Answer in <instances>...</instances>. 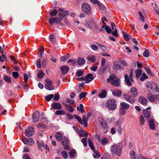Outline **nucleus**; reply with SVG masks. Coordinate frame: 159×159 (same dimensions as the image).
Here are the masks:
<instances>
[{
  "label": "nucleus",
  "mask_w": 159,
  "mask_h": 159,
  "mask_svg": "<svg viewBox=\"0 0 159 159\" xmlns=\"http://www.w3.org/2000/svg\"><path fill=\"white\" fill-rule=\"evenodd\" d=\"M70 62H71L73 65L76 64V60L75 59H69L67 61V63H69Z\"/></svg>",
  "instance_id": "4d7b16f0"
},
{
  "label": "nucleus",
  "mask_w": 159,
  "mask_h": 159,
  "mask_svg": "<svg viewBox=\"0 0 159 159\" xmlns=\"http://www.w3.org/2000/svg\"><path fill=\"white\" fill-rule=\"evenodd\" d=\"M60 69L61 73L63 74H66L68 71L69 68L68 66H61Z\"/></svg>",
  "instance_id": "a211bd4d"
},
{
  "label": "nucleus",
  "mask_w": 159,
  "mask_h": 159,
  "mask_svg": "<svg viewBox=\"0 0 159 159\" xmlns=\"http://www.w3.org/2000/svg\"><path fill=\"white\" fill-rule=\"evenodd\" d=\"M107 81L114 86L118 87L120 84V79L115 75H110L109 78L107 79Z\"/></svg>",
  "instance_id": "f257e3e1"
},
{
  "label": "nucleus",
  "mask_w": 159,
  "mask_h": 159,
  "mask_svg": "<svg viewBox=\"0 0 159 159\" xmlns=\"http://www.w3.org/2000/svg\"><path fill=\"white\" fill-rule=\"evenodd\" d=\"M100 142H101L102 144L104 145L107 144L108 143L109 141L107 138L104 137L102 139Z\"/></svg>",
  "instance_id": "79ce46f5"
},
{
  "label": "nucleus",
  "mask_w": 159,
  "mask_h": 159,
  "mask_svg": "<svg viewBox=\"0 0 159 159\" xmlns=\"http://www.w3.org/2000/svg\"><path fill=\"white\" fill-rule=\"evenodd\" d=\"M88 144L91 149L93 151L95 150L94 146L93 143L92 142L91 140L89 138L88 140Z\"/></svg>",
  "instance_id": "f704fd0d"
},
{
  "label": "nucleus",
  "mask_w": 159,
  "mask_h": 159,
  "mask_svg": "<svg viewBox=\"0 0 159 159\" xmlns=\"http://www.w3.org/2000/svg\"><path fill=\"white\" fill-rule=\"evenodd\" d=\"M154 84L153 86L150 83H148L146 84V87L149 91H152L153 89V87H154Z\"/></svg>",
  "instance_id": "ea45409f"
},
{
  "label": "nucleus",
  "mask_w": 159,
  "mask_h": 159,
  "mask_svg": "<svg viewBox=\"0 0 159 159\" xmlns=\"http://www.w3.org/2000/svg\"><path fill=\"white\" fill-rule=\"evenodd\" d=\"M111 29L113 31H111V32L112 35L114 36L117 37L118 36L117 30L116 28H115L116 26L115 24L113 23H111Z\"/></svg>",
  "instance_id": "f8f14e48"
},
{
  "label": "nucleus",
  "mask_w": 159,
  "mask_h": 159,
  "mask_svg": "<svg viewBox=\"0 0 159 159\" xmlns=\"http://www.w3.org/2000/svg\"><path fill=\"white\" fill-rule=\"evenodd\" d=\"M61 154L65 158H66L68 157V155L67 153L65 151H63L61 152Z\"/></svg>",
  "instance_id": "680f3d73"
},
{
  "label": "nucleus",
  "mask_w": 159,
  "mask_h": 159,
  "mask_svg": "<svg viewBox=\"0 0 159 159\" xmlns=\"http://www.w3.org/2000/svg\"><path fill=\"white\" fill-rule=\"evenodd\" d=\"M112 93L114 95L118 97L120 96L122 94L121 91L117 90H115L113 91Z\"/></svg>",
  "instance_id": "c9c22d12"
},
{
  "label": "nucleus",
  "mask_w": 159,
  "mask_h": 159,
  "mask_svg": "<svg viewBox=\"0 0 159 159\" xmlns=\"http://www.w3.org/2000/svg\"><path fill=\"white\" fill-rule=\"evenodd\" d=\"M124 97L125 99L130 103H133L134 102V98L130 96L124 94Z\"/></svg>",
  "instance_id": "4468645a"
},
{
  "label": "nucleus",
  "mask_w": 159,
  "mask_h": 159,
  "mask_svg": "<svg viewBox=\"0 0 159 159\" xmlns=\"http://www.w3.org/2000/svg\"><path fill=\"white\" fill-rule=\"evenodd\" d=\"M51 107L54 109H60L62 108V107L61 104L57 102H54L52 103Z\"/></svg>",
  "instance_id": "412c9836"
},
{
  "label": "nucleus",
  "mask_w": 159,
  "mask_h": 159,
  "mask_svg": "<svg viewBox=\"0 0 159 159\" xmlns=\"http://www.w3.org/2000/svg\"><path fill=\"white\" fill-rule=\"evenodd\" d=\"M76 153V151L75 149H73L69 152V155L70 157H73L75 156Z\"/></svg>",
  "instance_id": "a19ab883"
},
{
  "label": "nucleus",
  "mask_w": 159,
  "mask_h": 159,
  "mask_svg": "<svg viewBox=\"0 0 159 159\" xmlns=\"http://www.w3.org/2000/svg\"><path fill=\"white\" fill-rule=\"evenodd\" d=\"M39 118V113L37 111H36L33 115V119L35 122H38Z\"/></svg>",
  "instance_id": "f3484780"
},
{
  "label": "nucleus",
  "mask_w": 159,
  "mask_h": 159,
  "mask_svg": "<svg viewBox=\"0 0 159 159\" xmlns=\"http://www.w3.org/2000/svg\"><path fill=\"white\" fill-rule=\"evenodd\" d=\"M86 62L85 59L82 57H79L77 60V63L78 65H84Z\"/></svg>",
  "instance_id": "cd10ccee"
},
{
  "label": "nucleus",
  "mask_w": 159,
  "mask_h": 159,
  "mask_svg": "<svg viewBox=\"0 0 159 159\" xmlns=\"http://www.w3.org/2000/svg\"><path fill=\"white\" fill-rule=\"evenodd\" d=\"M46 84L45 85V88L48 90H52L54 89V86L52 85V82L49 79H46L45 80Z\"/></svg>",
  "instance_id": "423d86ee"
},
{
  "label": "nucleus",
  "mask_w": 159,
  "mask_h": 159,
  "mask_svg": "<svg viewBox=\"0 0 159 159\" xmlns=\"http://www.w3.org/2000/svg\"><path fill=\"white\" fill-rule=\"evenodd\" d=\"M148 125L150 128L152 130H154L155 128V126L154 124V121L152 119L148 120Z\"/></svg>",
  "instance_id": "aec40b11"
},
{
  "label": "nucleus",
  "mask_w": 159,
  "mask_h": 159,
  "mask_svg": "<svg viewBox=\"0 0 159 159\" xmlns=\"http://www.w3.org/2000/svg\"><path fill=\"white\" fill-rule=\"evenodd\" d=\"M148 100L151 102H157L159 101V94H152L151 93L147 95Z\"/></svg>",
  "instance_id": "39448f33"
},
{
  "label": "nucleus",
  "mask_w": 159,
  "mask_h": 159,
  "mask_svg": "<svg viewBox=\"0 0 159 159\" xmlns=\"http://www.w3.org/2000/svg\"><path fill=\"white\" fill-rule=\"evenodd\" d=\"M130 91L134 97H135L138 95V93L137 90L136 88L132 87L130 89Z\"/></svg>",
  "instance_id": "a878e982"
},
{
  "label": "nucleus",
  "mask_w": 159,
  "mask_h": 159,
  "mask_svg": "<svg viewBox=\"0 0 159 159\" xmlns=\"http://www.w3.org/2000/svg\"><path fill=\"white\" fill-rule=\"evenodd\" d=\"M143 55L144 57H148L149 56V52L147 50H146L144 51L143 53Z\"/></svg>",
  "instance_id": "774afa93"
},
{
  "label": "nucleus",
  "mask_w": 159,
  "mask_h": 159,
  "mask_svg": "<svg viewBox=\"0 0 159 159\" xmlns=\"http://www.w3.org/2000/svg\"><path fill=\"white\" fill-rule=\"evenodd\" d=\"M62 134L59 132H57L55 135V137L56 139L58 141H60L62 139Z\"/></svg>",
  "instance_id": "2f4dec72"
},
{
  "label": "nucleus",
  "mask_w": 159,
  "mask_h": 159,
  "mask_svg": "<svg viewBox=\"0 0 159 159\" xmlns=\"http://www.w3.org/2000/svg\"><path fill=\"white\" fill-rule=\"evenodd\" d=\"M135 72L136 74V78H139L141 75L142 73V70H136L135 71Z\"/></svg>",
  "instance_id": "37998d69"
},
{
  "label": "nucleus",
  "mask_w": 159,
  "mask_h": 159,
  "mask_svg": "<svg viewBox=\"0 0 159 159\" xmlns=\"http://www.w3.org/2000/svg\"><path fill=\"white\" fill-rule=\"evenodd\" d=\"M77 110L80 111L82 114L84 113L85 112L84 109V107L82 104H80V107L77 106Z\"/></svg>",
  "instance_id": "72a5a7b5"
},
{
  "label": "nucleus",
  "mask_w": 159,
  "mask_h": 159,
  "mask_svg": "<svg viewBox=\"0 0 159 159\" xmlns=\"http://www.w3.org/2000/svg\"><path fill=\"white\" fill-rule=\"evenodd\" d=\"M111 152L112 155L116 154L120 156L121 152L120 146L116 144L112 145L111 148Z\"/></svg>",
  "instance_id": "f03ea898"
},
{
  "label": "nucleus",
  "mask_w": 159,
  "mask_h": 159,
  "mask_svg": "<svg viewBox=\"0 0 159 159\" xmlns=\"http://www.w3.org/2000/svg\"><path fill=\"white\" fill-rule=\"evenodd\" d=\"M85 83H88L92 81L94 79L93 75L92 74H89L85 76Z\"/></svg>",
  "instance_id": "ddd939ff"
},
{
  "label": "nucleus",
  "mask_w": 159,
  "mask_h": 159,
  "mask_svg": "<svg viewBox=\"0 0 159 159\" xmlns=\"http://www.w3.org/2000/svg\"><path fill=\"white\" fill-rule=\"evenodd\" d=\"M130 155L132 159H136L135 158V152L134 150L131 151ZM137 159H148V158L147 157H143L139 156L137 157Z\"/></svg>",
  "instance_id": "6ab92c4d"
},
{
  "label": "nucleus",
  "mask_w": 159,
  "mask_h": 159,
  "mask_svg": "<svg viewBox=\"0 0 159 159\" xmlns=\"http://www.w3.org/2000/svg\"><path fill=\"white\" fill-rule=\"evenodd\" d=\"M53 98L55 101L58 100L60 98L59 95L58 93H56L55 94L54 96H53Z\"/></svg>",
  "instance_id": "0e129e2a"
},
{
  "label": "nucleus",
  "mask_w": 159,
  "mask_h": 159,
  "mask_svg": "<svg viewBox=\"0 0 159 159\" xmlns=\"http://www.w3.org/2000/svg\"><path fill=\"white\" fill-rule=\"evenodd\" d=\"M139 101L140 103L144 106L147 105L148 102L147 99L145 98L142 96L139 97Z\"/></svg>",
  "instance_id": "2eb2a0df"
},
{
  "label": "nucleus",
  "mask_w": 159,
  "mask_h": 159,
  "mask_svg": "<svg viewBox=\"0 0 159 159\" xmlns=\"http://www.w3.org/2000/svg\"><path fill=\"white\" fill-rule=\"evenodd\" d=\"M4 80L7 83H10L11 82V78L6 75H4Z\"/></svg>",
  "instance_id": "a18cd8bd"
},
{
  "label": "nucleus",
  "mask_w": 159,
  "mask_h": 159,
  "mask_svg": "<svg viewBox=\"0 0 159 159\" xmlns=\"http://www.w3.org/2000/svg\"><path fill=\"white\" fill-rule=\"evenodd\" d=\"M70 57V55L69 54H68L67 55L64 56L61 58V60L62 61H65L66 59L69 58Z\"/></svg>",
  "instance_id": "5fc2aeb1"
},
{
  "label": "nucleus",
  "mask_w": 159,
  "mask_h": 159,
  "mask_svg": "<svg viewBox=\"0 0 159 159\" xmlns=\"http://www.w3.org/2000/svg\"><path fill=\"white\" fill-rule=\"evenodd\" d=\"M93 151V156L94 158H99L100 157L101 155L98 151L95 150L94 151Z\"/></svg>",
  "instance_id": "e433bc0d"
},
{
  "label": "nucleus",
  "mask_w": 159,
  "mask_h": 159,
  "mask_svg": "<svg viewBox=\"0 0 159 159\" xmlns=\"http://www.w3.org/2000/svg\"><path fill=\"white\" fill-rule=\"evenodd\" d=\"M119 124V122H117L116 125L115 127L119 134H121L122 133V128L121 126Z\"/></svg>",
  "instance_id": "c85d7f7f"
},
{
  "label": "nucleus",
  "mask_w": 159,
  "mask_h": 159,
  "mask_svg": "<svg viewBox=\"0 0 159 159\" xmlns=\"http://www.w3.org/2000/svg\"><path fill=\"white\" fill-rule=\"evenodd\" d=\"M122 34L125 40L126 41H129L131 38V36L129 34H126L124 32H122Z\"/></svg>",
  "instance_id": "7c9ffc66"
},
{
  "label": "nucleus",
  "mask_w": 159,
  "mask_h": 159,
  "mask_svg": "<svg viewBox=\"0 0 159 159\" xmlns=\"http://www.w3.org/2000/svg\"><path fill=\"white\" fill-rule=\"evenodd\" d=\"M79 136L80 137H87L88 135V133L83 129H81L79 132Z\"/></svg>",
  "instance_id": "4be33fe9"
},
{
  "label": "nucleus",
  "mask_w": 159,
  "mask_h": 159,
  "mask_svg": "<svg viewBox=\"0 0 159 159\" xmlns=\"http://www.w3.org/2000/svg\"><path fill=\"white\" fill-rule=\"evenodd\" d=\"M47 60L46 59H43L42 62V65L43 67L45 68L47 65Z\"/></svg>",
  "instance_id": "e2e57ef3"
},
{
  "label": "nucleus",
  "mask_w": 159,
  "mask_h": 159,
  "mask_svg": "<svg viewBox=\"0 0 159 159\" xmlns=\"http://www.w3.org/2000/svg\"><path fill=\"white\" fill-rule=\"evenodd\" d=\"M57 12V11L56 9H54L49 14L51 16H56Z\"/></svg>",
  "instance_id": "8fccbe9b"
},
{
  "label": "nucleus",
  "mask_w": 159,
  "mask_h": 159,
  "mask_svg": "<svg viewBox=\"0 0 159 159\" xmlns=\"http://www.w3.org/2000/svg\"><path fill=\"white\" fill-rule=\"evenodd\" d=\"M104 28L106 30V32L107 33H111V29H110L108 26L104 25L102 26V28L100 30V31H104Z\"/></svg>",
  "instance_id": "5701e85b"
},
{
  "label": "nucleus",
  "mask_w": 159,
  "mask_h": 159,
  "mask_svg": "<svg viewBox=\"0 0 159 159\" xmlns=\"http://www.w3.org/2000/svg\"><path fill=\"white\" fill-rule=\"evenodd\" d=\"M82 11L85 13L89 14L91 12V8L90 5L88 4L84 3L81 5Z\"/></svg>",
  "instance_id": "20e7f679"
},
{
  "label": "nucleus",
  "mask_w": 159,
  "mask_h": 159,
  "mask_svg": "<svg viewBox=\"0 0 159 159\" xmlns=\"http://www.w3.org/2000/svg\"><path fill=\"white\" fill-rule=\"evenodd\" d=\"M124 77L125 81V82L126 84L128 86H131L132 85V84L130 81L129 79L128 76V75L126 74H125Z\"/></svg>",
  "instance_id": "c756f323"
},
{
  "label": "nucleus",
  "mask_w": 159,
  "mask_h": 159,
  "mask_svg": "<svg viewBox=\"0 0 159 159\" xmlns=\"http://www.w3.org/2000/svg\"><path fill=\"white\" fill-rule=\"evenodd\" d=\"M120 105L122 109H127L129 107V104L123 102H121Z\"/></svg>",
  "instance_id": "bb28decb"
},
{
  "label": "nucleus",
  "mask_w": 159,
  "mask_h": 159,
  "mask_svg": "<svg viewBox=\"0 0 159 159\" xmlns=\"http://www.w3.org/2000/svg\"><path fill=\"white\" fill-rule=\"evenodd\" d=\"M53 96V95L52 94L48 95L45 97V99L47 101L49 102L51 100Z\"/></svg>",
  "instance_id": "3c124183"
},
{
  "label": "nucleus",
  "mask_w": 159,
  "mask_h": 159,
  "mask_svg": "<svg viewBox=\"0 0 159 159\" xmlns=\"http://www.w3.org/2000/svg\"><path fill=\"white\" fill-rule=\"evenodd\" d=\"M37 66L38 68H40L41 67V60L40 59H38L36 62Z\"/></svg>",
  "instance_id": "69168bd1"
},
{
  "label": "nucleus",
  "mask_w": 159,
  "mask_h": 159,
  "mask_svg": "<svg viewBox=\"0 0 159 159\" xmlns=\"http://www.w3.org/2000/svg\"><path fill=\"white\" fill-rule=\"evenodd\" d=\"M147 78L148 77L144 73H143L142 74V76L140 78V80L142 81H143Z\"/></svg>",
  "instance_id": "13d9d810"
},
{
  "label": "nucleus",
  "mask_w": 159,
  "mask_h": 159,
  "mask_svg": "<svg viewBox=\"0 0 159 159\" xmlns=\"http://www.w3.org/2000/svg\"><path fill=\"white\" fill-rule=\"evenodd\" d=\"M26 82H23L21 84L22 85V86H23L24 89L26 91H27L28 89H29V86L27 84V83H26Z\"/></svg>",
  "instance_id": "603ef678"
},
{
  "label": "nucleus",
  "mask_w": 159,
  "mask_h": 159,
  "mask_svg": "<svg viewBox=\"0 0 159 159\" xmlns=\"http://www.w3.org/2000/svg\"><path fill=\"white\" fill-rule=\"evenodd\" d=\"M96 56L93 55H90L87 56L86 59L89 61L94 62L96 61Z\"/></svg>",
  "instance_id": "b1692460"
},
{
  "label": "nucleus",
  "mask_w": 159,
  "mask_h": 159,
  "mask_svg": "<svg viewBox=\"0 0 159 159\" xmlns=\"http://www.w3.org/2000/svg\"><path fill=\"white\" fill-rule=\"evenodd\" d=\"M34 129L33 127H29L26 129L25 132V135L28 137H30L33 135L34 133Z\"/></svg>",
  "instance_id": "9d476101"
},
{
  "label": "nucleus",
  "mask_w": 159,
  "mask_h": 159,
  "mask_svg": "<svg viewBox=\"0 0 159 159\" xmlns=\"http://www.w3.org/2000/svg\"><path fill=\"white\" fill-rule=\"evenodd\" d=\"M37 143L38 144V148L39 149H41V147H44L45 146V144L42 141L39 142L38 141Z\"/></svg>",
  "instance_id": "c03bdc74"
},
{
  "label": "nucleus",
  "mask_w": 159,
  "mask_h": 159,
  "mask_svg": "<svg viewBox=\"0 0 159 159\" xmlns=\"http://www.w3.org/2000/svg\"><path fill=\"white\" fill-rule=\"evenodd\" d=\"M68 139L66 137H63L61 141L62 144L65 150H69L70 149V147L68 145Z\"/></svg>",
  "instance_id": "1a4fd4ad"
},
{
  "label": "nucleus",
  "mask_w": 159,
  "mask_h": 159,
  "mask_svg": "<svg viewBox=\"0 0 159 159\" xmlns=\"http://www.w3.org/2000/svg\"><path fill=\"white\" fill-rule=\"evenodd\" d=\"M66 112L64 110H58L56 111L55 113L57 115H64Z\"/></svg>",
  "instance_id": "09e8293b"
},
{
  "label": "nucleus",
  "mask_w": 159,
  "mask_h": 159,
  "mask_svg": "<svg viewBox=\"0 0 159 159\" xmlns=\"http://www.w3.org/2000/svg\"><path fill=\"white\" fill-rule=\"evenodd\" d=\"M106 69L107 68L106 67L102 66L98 70V73L99 75L102 74L104 73Z\"/></svg>",
  "instance_id": "58836bf2"
},
{
  "label": "nucleus",
  "mask_w": 159,
  "mask_h": 159,
  "mask_svg": "<svg viewBox=\"0 0 159 159\" xmlns=\"http://www.w3.org/2000/svg\"><path fill=\"white\" fill-rule=\"evenodd\" d=\"M65 107L66 109L69 112H72L74 110L72 107L68 104L65 105Z\"/></svg>",
  "instance_id": "473e14b6"
},
{
  "label": "nucleus",
  "mask_w": 159,
  "mask_h": 159,
  "mask_svg": "<svg viewBox=\"0 0 159 159\" xmlns=\"http://www.w3.org/2000/svg\"><path fill=\"white\" fill-rule=\"evenodd\" d=\"M150 108V107H148L146 109L144 110L143 111V113L145 117L148 119L151 117L150 112L148 110V109Z\"/></svg>",
  "instance_id": "dca6fc26"
},
{
  "label": "nucleus",
  "mask_w": 159,
  "mask_h": 159,
  "mask_svg": "<svg viewBox=\"0 0 159 159\" xmlns=\"http://www.w3.org/2000/svg\"><path fill=\"white\" fill-rule=\"evenodd\" d=\"M106 105L110 110H115L117 107L116 100L113 99L108 100L106 102Z\"/></svg>",
  "instance_id": "7ed1b4c3"
},
{
  "label": "nucleus",
  "mask_w": 159,
  "mask_h": 159,
  "mask_svg": "<svg viewBox=\"0 0 159 159\" xmlns=\"http://www.w3.org/2000/svg\"><path fill=\"white\" fill-rule=\"evenodd\" d=\"M99 121L102 126V128L105 129L108 128V125L107 122L102 119L101 118L99 120Z\"/></svg>",
  "instance_id": "393cba45"
},
{
  "label": "nucleus",
  "mask_w": 159,
  "mask_h": 159,
  "mask_svg": "<svg viewBox=\"0 0 159 159\" xmlns=\"http://www.w3.org/2000/svg\"><path fill=\"white\" fill-rule=\"evenodd\" d=\"M74 116L75 118L77 120L79 121L80 124L83 125V122L81 118H80L76 114H75Z\"/></svg>",
  "instance_id": "864d4df0"
},
{
  "label": "nucleus",
  "mask_w": 159,
  "mask_h": 159,
  "mask_svg": "<svg viewBox=\"0 0 159 159\" xmlns=\"http://www.w3.org/2000/svg\"><path fill=\"white\" fill-rule=\"evenodd\" d=\"M12 75L15 79L17 78L19 76L18 73L17 72H12Z\"/></svg>",
  "instance_id": "052dcab7"
},
{
  "label": "nucleus",
  "mask_w": 159,
  "mask_h": 159,
  "mask_svg": "<svg viewBox=\"0 0 159 159\" xmlns=\"http://www.w3.org/2000/svg\"><path fill=\"white\" fill-rule=\"evenodd\" d=\"M87 94V92H81L79 95V98L80 99H81L82 98H84L85 97Z\"/></svg>",
  "instance_id": "de8ad7c7"
},
{
  "label": "nucleus",
  "mask_w": 159,
  "mask_h": 159,
  "mask_svg": "<svg viewBox=\"0 0 159 159\" xmlns=\"http://www.w3.org/2000/svg\"><path fill=\"white\" fill-rule=\"evenodd\" d=\"M107 95V92L105 90H102L98 94V97L100 98H104L106 97Z\"/></svg>",
  "instance_id": "4c0bfd02"
},
{
  "label": "nucleus",
  "mask_w": 159,
  "mask_h": 159,
  "mask_svg": "<svg viewBox=\"0 0 159 159\" xmlns=\"http://www.w3.org/2000/svg\"><path fill=\"white\" fill-rule=\"evenodd\" d=\"M22 141L24 144H27L30 146L33 145L34 143L33 139L30 138L28 139L25 137L23 138Z\"/></svg>",
  "instance_id": "0eeeda50"
},
{
  "label": "nucleus",
  "mask_w": 159,
  "mask_h": 159,
  "mask_svg": "<svg viewBox=\"0 0 159 159\" xmlns=\"http://www.w3.org/2000/svg\"><path fill=\"white\" fill-rule=\"evenodd\" d=\"M62 20L61 18L59 17L51 18L48 21L50 24L51 25H52L53 23H59Z\"/></svg>",
  "instance_id": "6e6552de"
},
{
  "label": "nucleus",
  "mask_w": 159,
  "mask_h": 159,
  "mask_svg": "<svg viewBox=\"0 0 159 159\" xmlns=\"http://www.w3.org/2000/svg\"><path fill=\"white\" fill-rule=\"evenodd\" d=\"M84 71L82 70H78L76 72V74L78 76H80L82 75Z\"/></svg>",
  "instance_id": "bf43d9fd"
},
{
  "label": "nucleus",
  "mask_w": 159,
  "mask_h": 159,
  "mask_svg": "<svg viewBox=\"0 0 159 159\" xmlns=\"http://www.w3.org/2000/svg\"><path fill=\"white\" fill-rule=\"evenodd\" d=\"M97 21L98 20L96 19L93 20L90 23V28L94 30L98 29V26L97 24Z\"/></svg>",
  "instance_id": "9b49d317"
},
{
  "label": "nucleus",
  "mask_w": 159,
  "mask_h": 159,
  "mask_svg": "<svg viewBox=\"0 0 159 159\" xmlns=\"http://www.w3.org/2000/svg\"><path fill=\"white\" fill-rule=\"evenodd\" d=\"M87 138L86 137L83 138L81 140V142L84 144V147H86L87 146Z\"/></svg>",
  "instance_id": "6e6d98bb"
},
{
  "label": "nucleus",
  "mask_w": 159,
  "mask_h": 159,
  "mask_svg": "<svg viewBox=\"0 0 159 159\" xmlns=\"http://www.w3.org/2000/svg\"><path fill=\"white\" fill-rule=\"evenodd\" d=\"M44 75V73L42 70L39 71L37 74L38 77L40 79L43 77Z\"/></svg>",
  "instance_id": "49530a36"
},
{
  "label": "nucleus",
  "mask_w": 159,
  "mask_h": 159,
  "mask_svg": "<svg viewBox=\"0 0 159 159\" xmlns=\"http://www.w3.org/2000/svg\"><path fill=\"white\" fill-rule=\"evenodd\" d=\"M113 68L115 70H118L120 69V65L114 64L113 66Z\"/></svg>",
  "instance_id": "338daca9"
}]
</instances>
